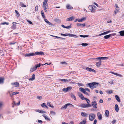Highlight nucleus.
<instances>
[{
  "instance_id": "obj_44",
  "label": "nucleus",
  "mask_w": 124,
  "mask_h": 124,
  "mask_svg": "<svg viewBox=\"0 0 124 124\" xmlns=\"http://www.w3.org/2000/svg\"><path fill=\"white\" fill-rule=\"evenodd\" d=\"M15 12L17 14V17H18L19 16H20V14L18 12V11L16 10H15Z\"/></svg>"
},
{
  "instance_id": "obj_54",
  "label": "nucleus",
  "mask_w": 124,
  "mask_h": 124,
  "mask_svg": "<svg viewBox=\"0 0 124 124\" xmlns=\"http://www.w3.org/2000/svg\"><path fill=\"white\" fill-rule=\"evenodd\" d=\"M60 63L62 64H65L66 65H67V63L65 62H60Z\"/></svg>"
},
{
  "instance_id": "obj_41",
  "label": "nucleus",
  "mask_w": 124,
  "mask_h": 124,
  "mask_svg": "<svg viewBox=\"0 0 124 124\" xmlns=\"http://www.w3.org/2000/svg\"><path fill=\"white\" fill-rule=\"evenodd\" d=\"M71 97L73 98L75 100H76V98L75 96L73 94H71Z\"/></svg>"
},
{
  "instance_id": "obj_40",
  "label": "nucleus",
  "mask_w": 124,
  "mask_h": 124,
  "mask_svg": "<svg viewBox=\"0 0 124 124\" xmlns=\"http://www.w3.org/2000/svg\"><path fill=\"white\" fill-rule=\"evenodd\" d=\"M47 104L48 106H49L53 108H54V106H52L50 103L49 102H47Z\"/></svg>"
},
{
  "instance_id": "obj_53",
  "label": "nucleus",
  "mask_w": 124,
  "mask_h": 124,
  "mask_svg": "<svg viewBox=\"0 0 124 124\" xmlns=\"http://www.w3.org/2000/svg\"><path fill=\"white\" fill-rule=\"evenodd\" d=\"M79 97L80 98L82 99L85 100V98L84 97V96H83V95L81 96H80Z\"/></svg>"
},
{
  "instance_id": "obj_32",
  "label": "nucleus",
  "mask_w": 124,
  "mask_h": 124,
  "mask_svg": "<svg viewBox=\"0 0 124 124\" xmlns=\"http://www.w3.org/2000/svg\"><path fill=\"white\" fill-rule=\"evenodd\" d=\"M84 99H85V100H86V101L87 102L88 104H90V101L88 99L86 98H84Z\"/></svg>"
},
{
  "instance_id": "obj_24",
  "label": "nucleus",
  "mask_w": 124,
  "mask_h": 124,
  "mask_svg": "<svg viewBox=\"0 0 124 124\" xmlns=\"http://www.w3.org/2000/svg\"><path fill=\"white\" fill-rule=\"evenodd\" d=\"M109 111L108 110H106L105 111V116L106 117H108L109 116Z\"/></svg>"
},
{
  "instance_id": "obj_61",
  "label": "nucleus",
  "mask_w": 124,
  "mask_h": 124,
  "mask_svg": "<svg viewBox=\"0 0 124 124\" xmlns=\"http://www.w3.org/2000/svg\"><path fill=\"white\" fill-rule=\"evenodd\" d=\"M62 36H67V34H63V33H61L60 34Z\"/></svg>"
},
{
  "instance_id": "obj_6",
  "label": "nucleus",
  "mask_w": 124,
  "mask_h": 124,
  "mask_svg": "<svg viewBox=\"0 0 124 124\" xmlns=\"http://www.w3.org/2000/svg\"><path fill=\"white\" fill-rule=\"evenodd\" d=\"M88 8L91 11V12L94 13L95 12V8H93V6L92 5H89V6Z\"/></svg>"
},
{
  "instance_id": "obj_39",
  "label": "nucleus",
  "mask_w": 124,
  "mask_h": 124,
  "mask_svg": "<svg viewBox=\"0 0 124 124\" xmlns=\"http://www.w3.org/2000/svg\"><path fill=\"white\" fill-rule=\"evenodd\" d=\"M4 79L3 78H0V84L2 83L3 82Z\"/></svg>"
},
{
  "instance_id": "obj_4",
  "label": "nucleus",
  "mask_w": 124,
  "mask_h": 124,
  "mask_svg": "<svg viewBox=\"0 0 124 124\" xmlns=\"http://www.w3.org/2000/svg\"><path fill=\"white\" fill-rule=\"evenodd\" d=\"M81 107L83 108H86L90 107L91 106V104H84L80 105Z\"/></svg>"
},
{
  "instance_id": "obj_27",
  "label": "nucleus",
  "mask_w": 124,
  "mask_h": 124,
  "mask_svg": "<svg viewBox=\"0 0 124 124\" xmlns=\"http://www.w3.org/2000/svg\"><path fill=\"white\" fill-rule=\"evenodd\" d=\"M108 59L107 57H100V60H106Z\"/></svg>"
},
{
  "instance_id": "obj_48",
  "label": "nucleus",
  "mask_w": 124,
  "mask_h": 124,
  "mask_svg": "<svg viewBox=\"0 0 124 124\" xmlns=\"http://www.w3.org/2000/svg\"><path fill=\"white\" fill-rule=\"evenodd\" d=\"M119 12V10H118L116 9V11H114V15L115 16L116 15V13H117V12Z\"/></svg>"
},
{
  "instance_id": "obj_22",
  "label": "nucleus",
  "mask_w": 124,
  "mask_h": 124,
  "mask_svg": "<svg viewBox=\"0 0 124 124\" xmlns=\"http://www.w3.org/2000/svg\"><path fill=\"white\" fill-rule=\"evenodd\" d=\"M115 110L117 112H118L119 110V108L118 105L117 104H116L115 107Z\"/></svg>"
},
{
  "instance_id": "obj_7",
  "label": "nucleus",
  "mask_w": 124,
  "mask_h": 124,
  "mask_svg": "<svg viewBox=\"0 0 124 124\" xmlns=\"http://www.w3.org/2000/svg\"><path fill=\"white\" fill-rule=\"evenodd\" d=\"M92 105L94 108H97V105L96 101H93L92 102Z\"/></svg>"
},
{
  "instance_id": "obj_37",
  "label": "nucleus",
  "mask_w": 124,
  "mask_h": 124,
  "mask_svg": "<svg viewBox=\"0 0 124 124\" xmlns=\"http://www.w3.org/2000/svg\"><path fill=\"white\" fill-rule=\"evenodd\" d=\"M101 62L100 61L98 62H97L96 65L97 67H99L101 65Z\"/></svg>"
},
{
  "instance_id": "obj_19",
  "label": "nucleus",
  "mask_w": 124,
  "mask_h": 124,
  "mask_svg": "<svg viewBox=\"0 0 124 124\" xmlns=\"http://www.w3.org/2000/svg\"><path fill=\"white\" fill-rule=\"evenodd\" d=\"M86 19V18L85 17H82L81 18V19H78V21L79 22H82V21L85 20Z\"/></svg>"
},
{
  "instance_id": "obj_64",
  "label": "nucleus",
  "mask_w": 124,
  "mask_h": 124,
  "mask_svg": "<svg viewBox=\"0 0 124 124\" xmlns=\"http://www.w3.org/2000/svg\"><path fill=\"white\" fill-rule=\"evenodd\" d=\"M103 102V101L102 99H100L99 101V102L101 103H102Z\"/></svg>"
},
{
  "instance_id": "obj_8",
  "label": "nucleus",
  "mask_w": 124,
  "mask_h": 124,
  "mask_svg": "<svg viewBox=\"0 0 124 124\" xmlns=\"http://www.w3.org/2000/svg\"><path fill=\"white\" fill-rule=\"evenodd\" d=\"M67 36H69L70 37L75 38H77L78 37V36L76 35L70 33H67Z\"/></svg>"
},
{
  "instance_id": "obj_9",
  "label": "nucleus",
  "mask_w": 124,
  "mask_h": 124,
  "mask_svg": "<svg viewBox=\"0 0 124 124\" xmlns=\"http://www.w3.org/2000/svg\"><path fill=\"white\" fill-rule=\"evenodd\" d=\"M86 70L87 71H88L90 72H96V71L88 67H87L86 68Z\"/></svg>"
},
{
  "instance_id": "obj_5",
  "label": "nucleus",
  "mask_w": 124,
  "mask_h": 124,
  "mask_svg": "<svg viewBox=\"0 0 124 124\" xmlns=\"http://www.w3.org/2000/svg\"><path fill=\"white\" fill-rule=\"evenodd\" d=\"M72 88L71 86H70L68 87L67 88H63L62 89V90L64 91L65 92H68L71 90Z\"/></svg>"
},
{
  "instance_id": "obj_3",
  "label": "nucleus",
  "mask_w": 124,
  "mask_h": 124,
  "mask_svg": "<svg viewBox=\"0 0 124 124\" xmlns=\"http://www.w3.org/2000/svg\"><path fill=\"white\" fill-rule=\"evenodd\" d=\"M95 115L94 113L90 114L89 116V119L90 121H93L95 118Z\"/></svg>"
},
{
  "instance_id": "obj_13",
  "label": "nucleus",
  "mask_w": 124,
  "mask_h": 124,
  "mask_svg": "<svg viewBox=\"0 0 124 124\" xmlns=\"http://www.w3.org/2000/svg\"><path fill=\"white\" fill-rule=\"evenodd\" d=\"M75 18L74 16H72L66 19V21H71L73 20Z\"/></svg>"
},
{
  "instance_id": "obj_11",
  "label": "nucleus",
  "mask_w": 124,
  "mask_h": 124,
  "mask_svg": "<svg viewBox=\"0 0 124 124\" xmlns=\"http://www.w3.org/2000/svg\"><path fill=\"white\" fill-rule=\"evenodd\" d=\"M60 80L62 81H64L65 82H70V81L72 80L71 79H69L67 80L65 79H60Z\"/></svg>"
},
{
  "instance_id": "obj_57",
  "label": "nucleus",
  "mask_w": 124,
  "mask_h": 124,
  "mask_svg": "<svg viewBox=\"0 0 124 124\" xmlns=\"http://www.w3.org/2000/svg\"><path fill=\"white\" fill-rule=\"evenodd\" d=\"M71 27V25H70L68 26H65V28H67V29H70V28Z\"/></svg>"
},
{
  "instance_id": "obj_63",
  "label": "nucleus",
  "mask_w": 124,
  "mask_h": 124,
  "mask_svg": "<svg viewBox=\"0 0 124 124\" xmlns=\"http://www.w3.org/2000/svg\"><path fill=\"white\" fill-rule=\"evenodd\" d=\"M47 7L44 8V10L45 12H46L47 11Z\"/></svg>"
},
{
  "instance_id": "obj_56",
  "label": "nucleus",
  "mask_w": 124,
  "mask_h": 124,
  "mask_svg": "<svg viewBox=\"0 0 124 124\" xmlns=\"http://www.w3.org/2000/svg\"><path fill=\"white\" fill-rule=\"evenodd\" d=\"M51 36H52V37H55L58 39H59V38H60V37H58L57 36H53V35H50Z\"/></svg>"
},
{
  "instance_id": "obj_47",
  "label": "nucleus",
  "mask_w": 124,
  "mask_h": 124,
  "mask_svg": "<svg viewBox=\"0 0 124 124\" xmlns=\"http://www.w3.org/2000/svg\"><path fill=\"white\" fill-rule=\"evenodd\" d=\"M19 93L18 92H16L13 93V95H16V94H19Z\"/></svg>"
},
{
  "instance_id": "obj_58",
  "label": "nucleus",
  "mask_w": 124,
  "mask_h": 124,
  "mask_svg": "<svg viewBox=\"0 0 124 124\" xmlns=\"http://www.w3.org/2000/svg\"><path fill=\"white\" fill-rule=\"evenodd\" d=\"M113 92L112 90H110L108 91V93L109 94H110L112 93Z\"/></svg>"
},
{
  "instance_id": "obj_30",
  "label": "nucleus",
  "mask_w": 124,
  "mask_h": 124,
  "mask_svg": "<svg viewBox=\"0 0 124 124\" xmlns=\"http://www.w3.org/2000/svg\"><path fill=\"white\" fill-rule=\"evenodd\" d=\"M79 90L81 91L84 93L86 91L85 89H84L82 87L80 88L79 89Z\"/></svg>"
},
{
  "instance_id": "obj_52",
  "label": "nucleus",
  "mask_w": 124,
  "mask_h": 124,
  "mask_svg": "<svg viewBox=\"0 0 124 124\" xmlns=\"http://www.w3.org/2000/svg\"><path fill=\"white\" fill-rule=\"evenodd\" d=\"M17 24L16 22H13V27H15L16 26V24Z\"/></svg>"
},
{
  "instance_id": "obj_46",
  "label": "nucleus",
  "mask_w": 124,
  "mask_h": 124,
  "mask_svg": "<svg viewBox=\"0 0 124 124\" xmlns=\"http://www.w3.org/2000/svg\"><path fill=\"white\" fill-rule=\"evenodd\" d=\"M88 45L87 43H83L81 44V45L84 46H86Z\"/></svg>"
},
{
  "instance_id": "obj_35",
  "label": "nucleus",
  "mask_w": 124,
  "mask_h": 124,
  "mask_svg": "<svg viewBox=\"0 0 124 124\" xmlns=\"http://www.w3.org/2000/svg\"><path fill=\"white\" fill-rule=\"evenodd\" d=\"M67 106L66 104L63 106L61 108V109H66L67 108Z\"/></svg>"
},
{
  "instance_id": "obj_16",
  "label": "nucleus",
  "mask_w": 124,
  "mask_h": 124,
  "mask_svg": "<svg viewBox=\"0 0 124 124\" xmlns=\"http://www.w3.org/2000/svg\"><path fill=\"white\" fill-rule=\"evenodd\" d=\"M42 116L45 118L46 120H48L49 121L50 120V118H48L46 114H44Z\"/></svg>"
},
{
  "instance_id": "obj_59",
  "label": "nucleus",
  "mask_w": 124,
  "mask_h": 124,
  "mask_svg": "<svg viewBox=\"0 0 124 124\" xmlns=\"http://www.w3.org/2000/svg\"><path fill=\"white\" fill-rule=\"evenodd\" d=\"M37 98L39 99H41L42 98V97L41 96H38Z\"/></svg>"
},
{
  "instance_id": "obj_51",
  "label": "nucleus",
  "mask_w": 124,
  "mask_h": 124,
  "mask_svg": "<svg viewBox=\"0 0 124 124\" xmlns=\"http://www.w3.org/2000/svg\"><path fill=\"white\" fill-rule=\"evenodd\" d=\"M48 6V4L43 5L42 7L43 8L45 7H47Z\"/></svg>"
},
{
  "instance_id": "obj_36",
  "label": "nucleus",
  "mask_w": 124,
  "mask_h": 124,
  "mask_svg": "<svg viewBox=\"0 0 124 124\" xmlns=\"http://www.w3.org/2000/svg\"><path fill=\"white\" fill-rule=\"evenodd\" d=\"M111 36V34H109L108 35L105 36L104 38L105 39H107L109 38Z\"/></svg>"
},
{
  "instance_id": "obj_23",
  "label": "nucleus",
  "mask_w": 124,
  "mask_h": 124,
  "mask_svg": "<svg viewBox=\"0 0 124 124\" xmlns=\"http://www.w3.org/2000/svg\"><path fill=\"white\" fill-rule=\"evenodd\" d=\"M44 20L45 22H46L49 25H53V24L52 23L49 22V21H48L46 19H44Z\"/></svg>"
},
{
  "instance_id": "obj_25",
  "label": "nucleus",
  "mask_w": 124,
  "mask_h": 124,
  "mask_svg": "<svg viewBox=\"0 0 124 124\" xmlns=\"http://www.w3.org/2000/svg\"><path fill=\"white\" fill-rule=\"evenodd\" d=\"M36 69H37L36 68V67L35 66L31 69L30 71L31 72H32L35 71Z\"/></svg>"
},
{
  "instance_id": "obj_29",
  "label": "nucleus",
  "mask_w": 124,
  "mask_h": 124,
  "mask_svg": "<svg viewBox=\"0 0 124 124\" xmlns=\"http://www.w3.org/2000/svg\"><path fill=\"white\" fill-rule=\"evenodd\" d=\"M115 98L117 101L119 102H120V99L119 97L117 95H116Z\"/></svg>"
},
{
  "instance_id": "obj_33",
  "label": "nucleus",
  "mask_w": 124,
  "mask_h": 124,
  "mask_svg": "<svg viewBox=\"0 0 124 124\" xmlns=\"http://www.w3.org/2000/svg\"><path fill=\"white\" fill-rule=\"evenodd\" d=\"M86 120H83L82 122H80L79 124H85L86 123Z\"/></svg>"
},
{
  "instance_id": "obj_1",
  "label": "nucleus",
  "mask_w": 124,
  "mask_h": 124,
  "mask_svg": "<svg viewBox=\"0 0 124 124\" xmlns=\"http://www.w3.org/2000/svg\"><path fill=\"white\" fill-rule=\"evenodd\" d=\"M99 83L96 82H93L87 84L86 85L87 87H89L93 89L96 88L97 87Z\"/></svg>"
},
{
  "instance_id": "obj_18",
  "label": "nucleus",
  "mask_w": 124,
  "mask_h": 124,
  "mask_svg": "<svg viewBox=\"0 0 124 124\" xmlns=\"http://www.w3.org/2000/svg\"><path fill=\"white\" fill-rule=\"evenodd\" d=\"M66 7L68 9H73V7L69 4L67 5Z\"/></svg>"
},
{
  "instance_id": "obj_28",
  "label": "nucleus",
  "mask_w": 124,
  "mask_h": 124,
  "mask_svg": "<svg viewBox=\"0 0 124 124\" xmlns=\"http://www.w3.org/2000/svg\"><path fill=\"white\" fill-rule=\"evenodd\" d=\"M20 6L22 7H26V5H24L23 2H20Z\"/></svg>"
},
{
  "instance_id": "obj_50",
  "label": "nucleus",
  "mask_w": 124,
  "mask_h": 124,
  "mask_svg": "<svg viewBox=\"0 0 124 124\" xmlns=\"http://www.w3.org/2000/svg\"><path fill=\"white\" fill-rule=\"evenodd\" d=\"M80 36L81 37H82L83 38H85V37H88L89 36L88 35H80Z\"/></svg>"
},
{
  "instance_id": "obj_34",
  "label": "nucleus",
  "mask_w": 124,
  "mask_h": 124,
  "mask_svg": "<svg viewBox=\"0 0 124 124\" xmlns=\"http://www.w3.org/2000/svg\"><path fill=\"white\" fill-rule=\"evenodd\" d=\"M81 115L82 116L85 117L87 115V114L84 112H82L81 113Z\"/></svg>"
},
{
  "instance_id": "obj_14",
  "label": "nucleus",
  "mask_w": 124,
  "mask_h": 124,
  "mask_svg": "<svg viewBox=\"0 0 124 124\" xmlns=\"http://www.w3.org/2000/svg\"><path fill=\"white\" fill-rule=\"evenodd\" d=\"M97 115L98 119L100 120L102 119V117L101 114L99 112H98L97 113Z\"/></svg>"
},
{
  "instance_id": "obj_60",
  "label": "nucleus",
  "mask_w": 124,
  "mask_h": 124,
  "mask_svg": "<svg viewBox=\"0 0 124 124\" xmlns=\"http://www.w3.org/2000/svg\"><path fill=\"white\" fill-rule=\"evenodd\" d=\"M27 21L30 24H31L32 23V22H31V21L30 20H27Z\"/></svg>"
},
{
  "instance_id": "obj_43",
  "label": "nucleus",
  "mask_w": 124,
  "mask_h": 124,
  "mask_svg": "<svg viewBox=\"0 0 124 124\" xmlns=\"http://www.w3.org/2000/svg\"><path fill=\"white\" fill-rule=\"evenodd\" d=\"M50 113L51 114V115H55L56 114L53 111H50Z\"/></svg>"
},
{
  "instance_id": "obj_21",
  "label": "nucleus",
  "mask_w": 124,
  "mask_h": 124,
  "mask_svg": "<svg viewBox=\"0 0 124 124\" xmlns=\"http://www.w3.org/2000/svg\"><path fill=\"white\" fill-rule=\"evenodd\" d=\"M118 33L120 34V35L121 36H124V30L120 31Z\"/></svg>"
},
{
  "instance_id": "obj_62",
  "label": "nucleus",
  "mask_w": 124,
  "mask_h": 124,
  "mask_svg": "<svg viewBox=\"0 0 124 124\" xmlns=\"http://www.w3.org/2000/svg\"><path fill=\"white\" fill-rule=\"evenodd\" d=\"M96 123H97V120L96 119H95L94 120L93 124H96Z\"/></svg>"
},
{
  "instance_id": "obj_26",
  "label": "nucleus",
  "mask_w": 124,
  "mask_h": 124,
  "mask_svg": "<svg viewBox=\"0 0 124 124\" xmlns=\"http://www.w3.org/2000/svg\"><path fill=\"white\" fill-rule=\"evenodd\" d=\"M41 106L43 108L46 107L47 108H48V107L47 106L45 103H43L41 104Z\"/></svg>"
},
{
  "instance_id": "obj_45",
  "label": "nucleus",
  "mask_w": 124,
  "mask_h": 124,
  "mask_svg": "<svg viewBox=\"0 0 124 124\" xmlns=\"http://www.w3.org/2000/svg\"><path fill=\"white\" fill-rule=\"evenodd\" d=\"M41 65V63H39L36 65L35 66L36 67V68L37 69V68L39 67Z\"/></svg>"
},
{
  "instance_id": "obj_10",
  "label": "nucleus",
  "mask_w": 124,
  "mask_h": 124,
  "mask_svg": "<svg viewBox=\"0 0 124 124\" xmlns=\"http://www.w3.org/2000/svg\"><path fill=\"white\" fill-rule=\"evenodd\" d=\"M11 85H14L15 87L19 86V83L17 82L12 83Z\"/></svg>"
},
{
  "instance_id": "obj_38",
  "label": "nucleus",
  "mask_w": 124,
  "mask_h": 124,
  "mask_svg": "<svg viewBox=\"0 0 124 124\" xmlns=\"http://www.w3.org/2000/svg\"><path fill=\"white\" fill-rule=\"evenodd\" d=\"M41 12L42 16L43 18H45V16L44 14L43 11V10H41Z\"/></svg>"
},
{
  "instance_id": "obj_55",
  "label": "nucleus",
  "mask_w": 124,
  "mask_h": 124,
  "mask_svg": "<svg viewBox=\"0 0 124 124\" xmlns=\"http://www.w3.org/2000/svg\"><path fill=\"white\" fill-rule=\"evenodd\" d=\"M38 6H36L35 8V11H38Z\"/></svg>"
},
{
  "instance_id": "obj_12",
  "label": "nucleus",
  "mask_w": 124,
  "mask_h": 124,
  "mask_svg": "<svg viewBox=\"0 0 124 124\" xmlns=\"http://www.w3.org/2000/svg\"><path fill=\"white\" fill-rule=\"evenodd\" d=\"M36 111L42 113H46V112L45 111L42 110L37 109L36 110Z\"/></svg>"
},
{
  "instance_id": "obj_42",
  "label": "nucleus",
  "mask_w": 124,
  "mask_h": 124,
  "mask_svg": "<svg viewBox=\"0 0 124 124\" xmlns=\"http://www.w3.org/2000/svg\"><path fill=\"white\" fill-rule=\"evenodd\" d=\"M48 0H44L43 5L47 4V2Z\"/></svg>"
},
{
  "instance_id": "obj_17",
  "label": "nucleus",
  "mask_w": 124,
  "mask_h": 124,
  "mask_svg": "<svg viewBox=\"0 0 124 124\" xmlns=\"http://www.w3.org/2000/svg\"><path fill=\"white\" fill-rule=\"evenodd\" d=\"M110 73L115 75H116L120 77H123V76L121 74H118V73H115L113 72H111Z\"/></svg>"
},
{
  "instance_id": "obj_2",
  "label": "nucleus",
  "mask_w": 124,
  "mask_h": 124,
  "mask_svg": "<svg viewBox=\"0 0 124 124\" xmlns=\"http://www.w3.org/2000/svg\"><path fill=\"white\" fill-rule=\"evenodd\" d=\"M36 55H44V53L43 52H35V54L34 53H30L29 54H25V56H34Z\"/></svg>"
},
{
  "instance_id": "obj_15",
  "label": "nucleus",
  "mask_w": 124,
  "mask_h": 124,
  "mask_svg": "<svg viewBox=\"0 0 124 124\" xmlns=\"http://www.w3.org/2000/svg\"><path fill=\"white\" fill-rule=\"evenodd\" d=\"M35 78V75L33 74L31 76V78L29 79V80L30 81H33L34 80Z\"/></svg>"
},
{
  "instance_id": "obj_49",
  "label": "nucleus",
  "mask_w": 124,
  "mask_h": 124,
  "mask_svg": "<svg viewBox=\"0 0 124 124\" xmlns=\"http://www.w3.org/2000/svg\"><path fill=\"white\" fill-rule=\"evenodd\" d=\"M1 24L2 25H4L5 24H6L7 25H8L9 24V23H8L5 22L4 23H1Z\"/></svg>"
},
{
  "instance_id": "obj_31",
  "label": "nucleus",
  "mask_w": 124,
  "mask_h": 124,
  "mask_svg": "<svg viewBox=\"0 0 124 124\" xmlns=\"http://www.w3.org/2000/svg\"><path fill=\"white\" fill-rule=\"evenodd\" d=\"M4 105V102L2 101H0V108H2Z\"/></svg>"
},
{
  "instance_id": "obj_20",
  "label": "nucleus",
  "mask_w": 124,
  "mask_h": 124,
  "mask_svg": "<svg viewBox=\"0 0 124 124\" xmlns=\"http://www.w3.org/2000/svg\"><path fill=\"white\" fill-rule=\"evenodd\" d=\"M77 26L78 27L81 26L84 27L85 26V23H83L82 24H80L79 23H78L77 24Z\"/></svg>"
}]
</instances>
